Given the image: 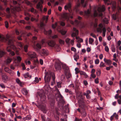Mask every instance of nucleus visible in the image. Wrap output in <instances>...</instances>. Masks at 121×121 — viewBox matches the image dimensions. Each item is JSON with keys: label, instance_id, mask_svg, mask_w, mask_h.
I'll use <instances>...</instances> for the list:
<instances>
[{"label": "nucleus", "instance_id": "5", "mask_svg": "<svg viewBox=\"0 0 121 121\" xmlns=\"http://www.w3.org/2000/svg\"><path fill=\"white\" fill-rule=\"evenodd\" d=\"M55 97L57 101H60L61 102L63 101V97L61 95L58 90L56 91V93L55 94Z\"/></svg>", "mask_w": 121, "mask_h": 121}, {"label": "nucleus", "instance_id": "9", "mask_svg": "<svg viewBox=\"0 0 121 121\" xmlns=\"http://www.w3.org/2000/svg\"><path fill=\"white\" fill-rule=\"evenodd\" d=\"M43 3V1L42 0H40L39 1L37 4L36 8L37 9H39L40 11L42 12L43 11V6L42 4Z\"/></svg>", "mask_w": 121, "mask_h": 121}, {"label": "nucleus", "instance_id": "17", "mask_svg": "<svg viewBox=\"0 0 121 121\" xmlns=\"http://www.w3.org/2000/svg\"><path fill=\"white\" fill-rule=\"evenodd\" d=\"M79 13L81 15H83L84 13L86 16H89L90 14V11L89 9H88L87 11H85L84 12V13L82 11H80Z\"/></svg>", "mask_w": 121, "mask_h": 121}, {"label": "nucleus", "instance_id": "48", "mask_svg": "<svg viewBox=\"0 0 121 121\" xmlns=\"http://www.w3.org/2000/svg\"><path fill=\"white\" fill-rule=\"evenodd\" d=\"M105 10V6L104 5H103L101 7V11H104Z\"/></svg>", "mask_w": 121, "mask_h": 121}, {"label": "nucleus", "instance_id": "51", "mask_svg": "<svg viewBox=\"0 0 121 121\" xmlns=\"http://www.w3.org/2000/svg\"><path fill=\"white\" fill-rule=\"evenodd\" d=\"M13 3L14 5H15L18 4L19 5H20V4L19 3H18V2L15 0H13Z\"/></svg>", "mask_w": 121, "mask_h": 121}, {"label": "nucleus", "instance_id": "43", "mask_svg": "<svg viewBox=\"0 0 121 121\" xmlns=\"http://www.w3.org/2000/svg\"><path fill=\"white\" fill-rule=\"evenodd\" d=\"M25 2L27 5H30V2L28 0H25L23 2L24 3Z\"/></svg>", "mask_w": 121, "mask_h": 121}, {"label": "nucleus", "instance_id": "47", "mask_svg": "<svg viewBox=\"0 0 121 121\" xmlns=\"http://www.w3.org/2000/svg\"><path fill=\"white\" fill-rule=\"evenodd\" d=\"M3 37H4V39L3 41H4V40H5L6 41H8V40H9V39L10 38V37L8 35H6V38H5V37H4L3 36Z\"/></svg>", "mask_w": 121, "mask_h": 121}, {"label": "nucleus", "instance_id": "59", "mask_svg": "<svg viewBox=\"0 0 121 121\" xmlns=\"http://www.w3.org/2000/svg\"><path fill=\"white\" fill-rule=\"evenodd\" d=\"M17 60L19 62H20L22 60L21 58L19 56H17Z\"/></svg>", "mask_w": 121, "mask_h": 121}, {"label": "nucleus", "instance_id": "21", "mask_svg": "<svg viewBox=\"0 0 121 121\" xmlns=\"http://www.w3.org/2000/svg\"><path fill=\"white\" fill-rule=\"evenodd\" d=\"M62 68L64 69L65 72L69 71V68L65 64H62Z\"/></svg>", "mask_w": 121, "mask_h": 121}, {"label": "nucleus", "instance_id": "55", "mask_svg": "<svg viewBox=\"0 0 121 121\" xmlns=\"http://www.w3.org/2000/svg\"><path fill=\"white\" fill-rule=\"evenodd\" d=\"M74 39H75L74 38V39L73 40H71L70 42V43L71 44L72 46H73L74 44Z\"/></svg>", "mask_w": 121, "mask_h": 121}, {"label": "nucleus", "instance_id": "39", "mask_svg": "<svg viewBox=\"0 0 121 121\" xmlns=\"http://www.w3.org/2000/svg\"><path fill=\"white\" fill-rule=\"evenodd\" d=\"M59 43L61 44H64L65 43V41L60 39H59Z\"/></svg>", "mask_w": 121, "mask_h": 121}, {"label": "nucleus", "instance_id": "35", "mask_svg": "<svg viewBox=\"0 0 121 121\" xmlns=\"http://www.w3.org/2000/svg\"><path fill=\"white\" fill-rule=\"evenodd\" d=\"M4 70L5 72L9 73H11V72L10 70L7 67H5L4 69Z\"/></svg>", "mask_w": 121, "mask_h": 121}, {"label": "nucleus", "instance_id": "64", "mask_svg": "<svg viewBox=\"0 0 121 121\" xmlns=\"http://www.w3.org/2000/svg\"><path fill=\"white\" fill-rule=\"evenodd\" d=\"M52 38L53 39H55L58 38V36L56 35H54L53 36H52Z\"/></svg>", "mask_w": 121, "mask_h": 121}, {"label": "nucleus", "instance_id": "56", "mask_svg": "<svg viewBox=\"0 0 121 121\" xmlns=\"http://www.w3.org/2000/svg\"><path fill=\"white\" fill-rule=\"evenodd\" d=\"M21 66L22 67L23 70H25L26 69L25 65L23 63H22Z\"/></svg>", "mask_w": 121, "mask_h": 121}, {"label": "nucleus", "instance_id": "4", "mask_svg": "<svg viewBox=\"0 0 121 121\" xmlns=\"http://www.w3.org/2000/svg\"><path fill=\"white\" fill-rule=\"evenodd\" d=\"M45 19V16H43L42 18V21H40V28L42 30H44V33L47 35H51L52 33V31L51 30H50L48 31H46L44 29V22Z\"/></svg>", "mask_w": 121, "mask_h": 121}, {"label": "nucleus", "instance_id": "14", "mask_svg": "<svg viewBox=\"0 0 121 121\" xmlns=\"http://www.w3.org/2000/svg\"><path fill=\"white\" fill-rule=\"evenodd\" d=\"M39 108H40L41 110L45 113H46L47 110L46 109V107L45 105H43L42 104H39Z\"/></svg>", "mask_w": 121, "mask_h": 121}, {"label": "nucleus", "instance_id": "34", "mask_svg": "<svg viewBox=\"0 0 121 121\" xmlns=\"http://www.w3.org/2000/svg\"><path fill=\"white\" fill-rule=\"evenodd\" d=\"M31 12H33L35 14H36L37 13V11L36 10H35V9L33 8H31Z\"/></svg>", "mask_w": 121, "mask_h": 121}, {"label": "nucleus", "instance_id": "41", "mask_svg": "<svg viewBox=\"0 0 121 121\" xmlns=\"http://www.w3.org/2000/svg\"><path fill=\"white\" fill-rule=\"evenodd\" d=\"M70 39L69 38H67L66 39L65 41L66 43L69 44L70 43Z\"/></svg>", "mask_w": 121, "mask_h": 121}, {"label": "nucleus", "instance_id": "30", "mask_svg": "<svg viewBox=\"0 0 121 121\" xmlns=\"http://www.w3.org/2000/svg\"><path fill=\"white\" fill-rule=\"evenodd\" d=\"M73 57L74 60L76 61H77V60L79 58V55L77 54H76L75 55H74Z\"/></svg>", "mask_w": 121, "mask_h": 121}, {"label": "nucleus", "instance_id": "25", "mask_svg": "<svg viewBox=\"0 0 121 121\" xmlns=\"http://www.w3.org/2000/svg\"><path fill=\"white\" fill-rule=\"evenodd\" d=\"M39 17V15H37L36 16L37 19L35 18H34L33 17H31V21H35V22H38V21L39 19L38 18Z\"/></svg>", "mask_w": 121, "mask_h": 121}, {"label": "nucleus", "instance_id": "13", "mask_svg": "<svg viewBox=\"0 0 121 121\" xmlns=\"http://www.w3.org/2000/svg\"><path fill=\"white\" fill-rule=\"evenodd\" d=\"M73 31L75 32H73L71 34V36L73 37H74L76 36H77L78 34L79 31L78 30H77L75 28H73Z\"/></svg>", "mask_w": 121, "mask_h": 121}, {"label": "nucleus", "instance_id": "28", "mask_svg": "<svg viewBox=\"0 0 121 121\" xmlns=\"http://www.w3.org/2000/svg\"><path fill=\"white\" fill-rule=\"evenodd\" d=\"M84 1L85 0H81V3L82 6L84 8L86 7L87 4V3L86 2H85L84 3Z\"/></svg>", "mask_w": 121, "mask_h": 121}, {"label": "nucleus", "instance_id": "50", "mask_svg": "<svg viewBox=\"0 0 121 121\" xmlns=\"http://www.w3.org/2000/svg\"><path fill=\"white\" fill-rule=\"evenodd\" d=\"M41 118L42 119V121H46L45 120V117L44 115H41Z\"/></svg>", "mask_w": 121, "mask_h": 121}, {"label": "nucleus", "instance_id": "63", "mask_svg": "<svg viewBox=\"0 0 121 121\" xmlns=\"http://www.w3.org/2000/svg\"><path fill=\"white\" fill-rule=\"evenodd\" d=\"M66 31H65L62 30L61 31V33L63 35H65L66 33Z\"/></svg>", "mask_w": 121, "mask_h": 121}, {"label": "nucleus", "instance_id": "8", "mask_svg": "<svg viewBox=\"0 0 121 121\" xmlns=\"http://www.w3.org/2000/svg\"><path fill=\"white\" fill-rule=\"evenodd\" d=\"M48 98L50 102V104L51 106L53 107L54 103V96L52 94L49 95H48Z\"/></svg>", "mask_w": 121, "mask_h": 121}, {"label": "nucleus", "instance_id": "36", "mask_svg": "<svg viewBox=\"0 0 121 121\" xmlns=\"http://www.w3.org/2000/svg\"><path fill=\"white\" fill-rule=\"evenodd\" d=\"M111 48L112 52H115V47L114 45H111Z\"/></svg>", "mask_w": 121, "mask_h": 121}, {"label": "nucleus", "instance_id": "12", "mask_svg": "<svg viewBox=\"0 0 121 121\" xmlns=\"http://www.w3.org/2000/svg\"><path fill=\"white\" fill-rule=\"evenodd\" d=\"M71 3L69 2L68 3L67 5L65 6L64 7V9L66 10H67L68 9L69 12L70 13H71Z\"/></svg>", "mask_w": 121, "mask_h": 121}, {"label": "nucleus", "instance_id": "2", "mask_svg": "<svg viewBox=\"0 0 121 121\" xmlns=\"http://www.w3.org/2000/svg\"><path fill=\"white\" fill-rule=\"evenodd\" d=\"M44 77V80L46 83L48 84L50 82L51 78L52 77L53 81H55V77L54 73L50 71L45 72Z\"/></svg>", "mask_w": 121, "mask_h": 121}, {"label": "nucleus", "instance_id": "22", "mask_svg": "<svg viewBox=\"0 0 121 121\" xmlns=\"http://www.w3.org/2000/svg\"><path fill=\"white\" fill-rule=\"evenodd\" d=\"M65 74L68 79L70 78L71 76V74L69 72V71L65 72Z\"/></svg>", "mask_w": 121, "mask_h": 121}, {"label": "nucleus", "instance_id": "24", "mask_svg": "<svg viewBox=\"0 0 121 121\" xmlns=\"http://www.w3.org/2000/svg\"><path fill=\"white\" fill-rule=\"evenodd\" d=\"M9 47H7L6 48V50L7 51L9 52H10V54L12 56H13L15 55V53L14 52L11 51V50L10 49H8Z\"/></svg>", "mask_w": 121, "mask_h": 121}, {"label": "nucleus", "instance_id": "37", "mask_svg": "<svg viewBox=\"0 0 121 121\" xmlns=\"http://www.w3.org/2000/svg\"><path fill=\"white\" fill-rule=\"evenodd\" d=\"M94 41V39L91 38H89V42L90 44H92Z\"/></svg>", "mask_w": 121, "mask_h": 121}, {"label": "nucleus", "instance_id": "42", "mask_svg": "<svg viewBox=\"0 0 121 121\" xmlns=\"http://www.w3.org/2000/svg\"><path fill=\"white\" fill-rule=\"evenodd\" d=\"M57 26V23L56 22L54 24H52V27L53 29H55Z\"/></svg>", "mask_w": 121, "mask_h": 121}, {"label": "nucleus", "instance_id": "38", "mask_svg": "<svg viewBox=\"0 0 121 121\" xmlns=\"http://www.w3.org/2000/svg\"><path fill=\"white\" fill-rule=\"evenodd\" d=\"M5 54V53L1 51H0V57H1L4 56Z\"/></svg>", "mask_w": 121, "mask_h": 121}, {"label": "nucleus", "instance_id": "57", "mask_svg": "<svg viewBox=\"0 0 121 121\" xmlns=\"http://www.w3.org/2000/svg\"><path fill=\"white\" fill-rule=\"evenodd\" d=\"M5 25L6 27L7 28L9 26V23L7 21L5 22Z\"/></svg>", "mask_w": 121, "mask_h": 121}, {"label": "nucleus", "instance_id": "52", "mask_svg": "<svg viewBox=\"0 0 121 121\" xmlns=\"http://www.w3.org/2000/svg\"><path fill=\"white\" fill-rule=\"evenodd\" d=\"M57 85L58 87L60 88L61 87V82H58L57 83Z\"/></svg>", "mask_w": 121, "mask_h": 121}, {"label": "nucleus", "instance_id": "18", "mask_svg": "<svg viewBox=\"0 0 121 121\" xmlns=\"http://www.w3.org/2000/svg\"><path fill=\"white\" fill-rule=\"evenodd\" d=\"M40 54L42 56L47 55H48V51L46 49H43L41 51Z\"/></svg>", "mask_w": 121, "mask_h": 121}, {"label": "nucleus", "instance_id": "10", "mask_svg": "<svg viewBox=\"0 0 121 121\" xmlns=\"http://www.w3.org/2000/svg\"><path fill=\"white\" fill-rule=\"evenodd\" d=\"M13 40L12 39H9L8 43V45H10V47L14 50L16 49V47L14 45Z\"/></svg>", "mask_w": 121, "mask_h": 121}, {"label": "nucleus", "instance_id": "61", "mask_svg": "<svg viewBox=\"0 0 121 121\" xmlns=\"http://www.w3.org/2000/svg\"><path fill=\"white\" fill-rule=\"evenodd\" d=\"M99 60L98 59H96L95 61V64H98L99 63Z\"/></svg>", "mask_w": 121, "mask_h": 121}, {"label": "nucleus", "instance_id": "49", "mask_svg": "<svg viewBox=\"0 0 121 121\" xmlns=\"http://www.w3.org/2000/svg\"><path fill=\"white\" fill-rule=\"evenodd\" d=\"M1 1L4 3V4L5 6H6L7 5V3L6 2V0H0Z\"/></svg>", "mask_w": 121, "mask_h": 121}, {"label": "nucleus", "instance_id": "3", "mask_svg": "<svg viewBox=\"0 0 121 121\" xmlns=\"http://www.w3.org/2000/svg\"><path fill=\"white\" fill-rule=\"evenodd\" d=\"M31 60L33 61L34 65L31 66V69H33L36 67V66L39 63V61L36 57L35 53L34 52H31Z\"/></svg>", "mask_w": 121, "mask_h": 121}, {"label": "nucleus", "instance_id": "27", "mask_svg": "<svg viewBox=\"0 0 121 121\" xmlns=\"http://www.w3.org/2000/svg\"><path fill=\"white\" fill-rule=\"evenodd\" d=\"M104 61L107 63V65H110L111 64V61L109 60H107L106 58L104 59Z\"/></svg>", "mask_w": 121, "mask_h": 121}, {"label": "nucleus", "instance_id": "16", "mask_svg": "<svg viewBox=\"0 0 121 121\" xmlns=\"http://www.w3.org/2000/svg\"><path fill=\"white\" fill-rule=\"evenodd\" d=\"M108 5H109V4H112V8L113 10H115L116 8V2L115 1H112L109 3H108Z\"/></svg>", "mask_w": 121, "mask_h": 121}, {"label": "nucleus", "instance_id": "29", "mask_svg": "<svg viewBox=\"0 0 121 121\" xmlns=\"http://www.w3.org/2000/svg\"><path fill=\"white\" fill-rule=\"evenodd\" d=\"M80 74L81 75H84L86 78H87L88 77V75L86 74V73L82 71H81L80 72Z\"/></svg>", "mask_w": 121, "mask_h": 121}, {"label": "nucleus", "instance_id": "6", "mask_svg": "<svg viewBox=\"0 0 121 121\" xmlns=\"http://www.w3.org/2000/svg\"><path fill=\"white\" fill-rule=\"evenodd\" d=\"M44 43V42L43 40H42L41 41L37 43L36 45L34 46V48L37 51H39V50L41 48L42 46Z\"/></svg>", "mask_w": 121, "mask_h": 121}, {"label": "nucleus", "instance_id": "15", "mask_svg": "<svg viewBox=\"0 0 121 121\" xmlns=\"http://www.w3.org/2000/svg\"><path fill=\"white\" fill-rule=\"evenodd\" d=\"M10 9H11V11H13V13H15L16 11L18 12L21 10L20 8L19 7L13 8L12 6H11Z\"/></svg>", "mask_w": 121, "mask_h": 121}, {"label": "nucleus", "instance_id": "46", "mask_svg": "<svg viewBox=\"0 0 121 121\" xmlns=\"http://www.w3.org/2000/svg\"><path fill=\"white\" fill-rule=\"evenodd\" d=\"M12 59H11L8 58L6 60V63L7 64L9 63L11 61Z\"/></svg>", "mask_w": 121, "mask_h": 121}, {"label": "nucleus", "instance_id": "1", "mask_svg": "<svg viewBox=\"0 0 121 121\" xmlns=\"http://www.w3.org/2000/svg\"><path fill=\"white\" fill-rule=\"evenodd\" d=\"M77 99L78 100L79 107L82 110L81 113V115L82 117H85L86 115L85 109L86 106L84 102L83 96L81 95H79L77 97Z\"/></svg>", "mask_w": 121, "mask_h": 121}, {"label": "nucleus", "instance_id": "31", "mask_svg": "<svg viewBox=\"0 0 121 121\" xmlns=\"http://www.w3.org/2000/svg\"><path fill=\"white\" fill-rule=\"evenodd\" d=\"M16 82L19 84L21 86H23V85L21 82L20 80L18 78H17L16 80Z\"/></svg>", "mask_w": 121, "mask_h": 121}, {"label": "nucleus", "instance_id": "23", "mask_svg": "<svg viewBox=\"0 0 121 121\" xmlns=\"http://www.w3.org/2000/svg\"><path fill=\"white\" fill-rule=\"evenodd\" d=\"M48 44L50 46L53 47L55 45V43L53 41L50 40L48 42Z\"/></svg>", "mask_w": 121, "mask_h": 121}, {"label": "nucleus", "instance_id": "7", "mask_svg": "<svg viewBox=\"0 0 121 121\" xmlns=\"http://www.w3.org/2000/svg\"><path fill=\"white\" fill-rule=\"evenodd\" d=\"M40 98L41 102L45 101L46 99V96L45 95V93L43 91H41L37 93Z\"/></svg>", "mask_w": 121, "mask_h": 121}, {"label": "nucleus", "instance_id": "54", "mask_svg": "<svg viewBox=\"0 0 121 121\" xmlns=\"http://www.w3.org/2000/svg\"><path fill=\"white\" fill-rule=\"evenodd\" d=\"M116 114V113H114L110 117V120L111 121L113 119L114 117L115 116V115Z\"/></svg>", "mask_w": 121, "mask_h": 121}, {"label": "nucleus", "instance_id": "62", "mask_svg": "<svg viewBox=\"0 0 121 121\" xmlns=\"http://www.w3.org/2000/svg\"><path fill=\"white\" fill-rule=\"evenodd\" d=\"M105 50L107 52H108L109 50V49L107 46H105Z\"/></svg>", "mask_w": 121, "mask_h": 121}, {"label": "nucleus", "instance_id": "26", "mask_svg": "<svg viewBox=\"0 0 121 121\" xmlns=\"http://www.w3.org/2000/svg\"><path fill=\"white\" fill-rule=\"evenodd\" d=\"M22 92L23 94L25 95H26L28 93L27 91L25 88H23L22 89Z\"/></svg>", "mask_w": 121, "mask_h": 121}, {"label": "nucleus", "instance_id": "11", "mask_svg": "<svg viewBox=\"0 0 121 121\" xmlns=\"http://www.w3.org/2000/svg\"><path fill=\"white\" fill-rule=\"evenodd\" d=\"M62 64L61 63L56 62L55 65V69L56 70L60 71L61 69Z\"/></svg>", "mask_w": 121, "mask_h": 121}, {"label": "nucleus", "instance_id": "58", "mask_svg": "<svg viewBox=\"0 0 121 121\" xmlns=\"http://www.w3.org/2000/svg\"><path fill=\"white\" fill-rule=\"evenodd\" d=\"M0 86L2 88H5V86L4 84L2 83L0 84Z\"/></svg>", "mask_w": 121, "mask_h": 121}, {"label": "nucleus", "instance_id": "20", "mask_svg": "<svg viewBox=\"0 0 121 121\" xmlns=\"http://www.w3.org/2000/svg\"><path fill=\"white\" fill-rule=\"evenodd\" d=\"M98 26L100 27L98 28L97 29V31L98 32H99L100 33L102 32V28L103 27V26L102 24L101 23L99 24Z\"/></svg>", "mask_w": 121, "mask_h": 121}, {"label": "nucleus", "instance_id": "44", "mask_svg": "<svg viewBox=\"0 0 121 121\" xmlns=\"http://www.w3.org/2000/svg\"><path fill=\"white\" fill-rule=\"evenodd\" d=\"M75 73L76 74H77L79 73H80V72L81 71L79 70L78 68H75Z\"/></svg>", "mask_w": 121, "mask_h": 121}, {"label": "nucleus", "instance_id": "33", "mask_svg": "<svg viewBox=\"0 0 121 121\" xmlns=\"http://www.w3.org/2000/svg\"><path fill=\"white\" fill-rule=\"evenodd\" d=\"M102 30L103 31V36L105 37V35L106 32V30L105 27H104L103 28Z\"/></svg>", "mask_w": 121, "mask_h": 121}, {"label": "nucleus", "instance_id": "40", "mask_svg": "<svg viewBox=\"0 0 121 121\" xmlns=\"http://www.w3.org/2000/svg\"><path fill=\"white\" fill-rule=\"evenodd\" d=\"M106 66L104 64V63L102 61L100 62L99 65V67H103Z\"/></svg>", "mask_w": 121, "mask_h": 121}, {"label": "nucleus", "instance_id": "19", "mask_svg": "<svg viewBox=\"0 0 121 121\" xmlns=\"http://www.w3.org/2000/svg\"><path fill=\"white\" fill-rule=\"evenodd\" d=\"M2 81L6 83L8 79V77L5 75H2Z\"/></svg>", "mask_w": 121, "mask_h": 121}, {"label": "nucleus", "instance_id": "53", "mask_svg": "<svg viewBox=\"0 0 121 121\" xmlns=\"http://www.w3.org/2000/svg\"><path fill=\"white\" fill-rule=\"evenodd\" d=\"M65 92H66L70 94H71V91L67 89H65Z\"/></svg>", "mask_w": 121, "mask_h": 121}, {"label": "nucleus", "instance_id": "45", "mask_svg": "<svg viewBox=\"0 0 121 121\" xmlns=\"http://www.w3.org/2000/svg\"><path fill=\"white\" fill-rule=\"evenodd\" d=\"M24 76L25 78H26L29 76V74L28 73H26L23 75Z\"/></svg>", "mask_w": 121, "mask_h": 121}, {"label": "nucleus", "instance_id": "60", "mask_svg": "<svg viewBox=\"0 0 121 121\" xmlns=\"http://www.w3.org/2000/svg\"><path fill=\"white\" fill-rule=\"evenodd\" d=\"M90 35L92 36L94 38H95V39H96L97 38L96 36L93 33H91L90 34Z\"/></svg>", "mask_w": 121, "mask_h": 121}, {"label": "nucleus", "instance_id": "32", "mask_svg": "<svg viewBox=\"0 0 121 121\" xmlns=\"http://www.w3.org/2000/svg\"><path fill=\"white\" fill-rule=\"evenodd\" d=\"M39 81V80L37 77H35V80H34L33 82H32V84H33L35 83L36 84V83H37Z\"/></svg>", "mask_w": 121, "mask_h": 121}]
</instances>
